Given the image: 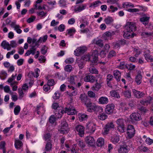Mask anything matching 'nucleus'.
Here are the masks:
<instances>
[{"label": "nucleus", "instance_id": "nucleus-64", "mask_svg": "<svg viewBox=\"0 0 153 153\" xmlns=\"http://www.w3.org/2000/svg\"><path fill=\"white\" fill-rule=\"evenodd\" d=\"M76 144H74L73 146L72 149H71V153H79L78 150L76 149Z\"/></svg>", "mask_w": 153, "mask_h": 153}, {"label": "nucleus", "instance_id": "nucleus-4", "mask_svg": "<svg viewBox=\"0 0 153 153\" xmlns=\"http://www.w3.org/2000/svg\"><path fill=\"white\" fill-rule=\"evenodd\" d=\"M87 50V48L85 46H82L78 47L74 51V55L77 56L83 54Z\"/></svg>", "mask_w": 153, "mask_h": 153}, {"label": "nucleus", "instance_id": "nucleus-54", "mask_svg": "<svg viewBox=\"0 0 153 153\" xmlns=\"http://www.w3.org/2000/svg\"><path fill=\"white\" fill-rule=\"evenodd\" d=\"M17 82H16L10 83V86L12 87V90L13 91H16L17 90L18 87L16 85L17 84Z\"/></svg>", "mask_w": 153, "mask_h": 153}, {"label": "nucleus", "instance_id": "nucleus-55", "mask_svg": "<svg viewBox=\"0 0 153 153\" xmlns=\"http://www.w3.org/2000/svg\"><path fill=\"white\" fill-rule=\"evenodd\" d=\"M7 75V73L5 71L3 70L1 71L0 77L1 79L2 80L6 78Z\"/></svg>", "mask_w": 153, "mask_h": 153}, {"label": "nucleus", "instance_id": "nucleus-1", "mask_svg": "<svg viewBox=\"0 0 153 153\" xmlns=\"http://www.w3.org/2000/svg\"><path fill=\"white\" fill-rule=\"evenodd\" d=\"M80 98L82 102H85V105L87 108V111L89 112L94 111L96 105L94 103L91 102L90 100L87 99L86 97H83L82 94L80 95Z\"/></svg>", "mask_w": 153, "mask_h": 153}, {"label": "nucleus", "instance_id": "nucleus-24", "mask_svg": "<svg viewBox=\"0 0 153 153\" xmlns=\"http://www.w3.org/2000/svg\"><path fill=\"white\" fill-rule=\"evenodd\" d=\"M134 33L130 31H127V30L125 29L124 31L123 37L126 39L133 37L134 36Z\"/></svg>", "mask_w": 153, "mask_h": 153}, {"label": "nucleus", "instance_id": "nucleus-41", "mask_svg": "<svg viewBox=\"0 0 153 153\" xmlns=\"http://www.w3.org/2000/svg\"><path fill=\"white\" fill-rule=\"evenodd\" d=\"M47 14V12H44L43 11H38L37 12V15L40 16L42 19L44 18L46 16Z\"/></svg>", "mask_w": 153, "mask_h": 153}, {"label": "nucleus", "instance_id": "nucleus-49", "mask_svg": "<svg viewBox=\"0 0 153 153\" xmlns=\"http://www.w3.org/2000/svg\"><path fill=\"white\" fill-rule=\"evenodd\" d=\"M107 117L106 114L104 113H100L99 114L98 116V118L100 120H103L105 119H106L107 118Z\"/></svg>", "mask_w": 153, "mask_h": 153}, {"label": "nucleus", "instance_id": "nucleus-23", "mask_svg": "<svg viewBox=\"0 0 153 153\" xmlns=\"http://www.w3.org/2000/svg\"><path fill=\"white\" fill-rule=\"evenodd\" d=\"M22 142L19 140L15 139V147L18 150L20 149L23 146Z\"/></svg>", "mask_w": 153, "mask_h": 153}, {"label": "nucleus", "instance_id": "nucleus-46", "mask_svg": "<svg viewBox=\"0 0 153 153\" xmlns=\"http://www.w3.org/2000/svg\"><path fill=\"white\" fill-rule=\"evenodd\" d=\"M77 64L79 68L82 69L84 67L85 65L84 61H83V59H81L78 61Z\"/></svg>", "mask_w": 153, "mask_h": 153}, {"label": "nucleus", "instance_id": "nucleus-18", "mask_svg": "<svg viewBox=\"0 0 153 153\" xmlns=\"http://www.w3.org/2000/svg\"><path fill=\"white\" fill-rule=\"evenodd\" d=\"M95 80V77L93 75H87L84 78V80L85 82H90L92 83L94 82Z\"/></svg>", "mask_w": 153, "mask_h": 153}, {"label": "nucleus", "instance_id": "nucleus-42", "mask_svg": "<svg viewBox=\"0 0 153 153\" xmlns=\"http://www.w3.org/2000/svg\"><path fill=\"white\" fill-rule=\"evenodd\" d=\"M118 68L121 69L126 68H128V65L126 63L124 62H121L120 63L119 65L118 66Z\"/></svg>", "mask_w": 153, "mask_h": 153}, {"label": "nucleus", "instance_id": "nucleus-38", "mask_svg": "<svg viewBox=\"0 0 153 153\" xmlns=\"http://www.w3.org/2000/svg\"><path fill=\"white\" fill-rule=\"evenodd\" d=\"M110 95L114 97L117 98L120 97V96L119 94L115 90H112L110 91Z\"/></svg>", "mask_w": 153, "mask_h": 153}, {"label": "nucleus", "instance_id": "nucleus-48", "mask_svg": "<svg viewBox=\"0 0 153 153\" xmlns=\"http://www.w3.org/2000/svg\"><path fill=\"white\" fill-rule=\"evenodd\" d=\"M79 120L81 121L86 120L88 118V116L85 114H79Z\"/></svg>", "mask_w": 153, "mask_h": 153}, {"label": "nucleus", "instance_id": "nucleus-28", "mask_svg": "<svg viewBox=\"0 0 153 153\" xmlns=\"http://www.w3.org/2000/svg\"><path fill=\"white\" fill-rule=\"evenodd\" d=\"M92 43L96 44L101 48L103 46V41L101 39L97 40L94 39L92 41Z\"/></svg>", "mask_w": 153, "mask_h": 153}, {"label": "nucleus", "instance_id": "nucleus-34", "mask_svg": "<svg viewBox=\"0 0 153 153\" xmlns=\"http://www.w3.org/2000/svg\"><path fill=\"white\" fill-rule=\"evenodd\" d=\"M97 145L100 147L102 146L104 144V139L102 137H100L97 139Z\"/></svg>", "mask_w": 153, "mask_h": 153}, {"label": "nucleus", "instance_id": "nucleus-33", "mask_svg": "<svg viewBox=\"0 0 153 153\" xmlns=\"http://www.w3.org/2000/svg\"><path fill=\"white\" fill-rule=\"evenodd\" d=\"M114 75L118 81H120V79L121 73L120 71L118 70H115L114 71Z\"/></svg>", "mask_w": 153, "mask_h": 153}, {"label": "nucleus", "instance_id": "nucleus-52", "mask_svg": "<svg viewBox=\"0 0 153 153\" xmlns=\"http://www.w3.org/2000/svg\"><path fill=\"white\" fill-rule=\"evenodd\" d=\"M46 2L50 6H53L56 4L55 0H45Z\"/></svg>", "mask_w": 153, "mask_h": 153}, {"label": "nucleus", "instance_id": "nucleus-37", "mask_svg": "<svg viewBox=\"0 0 153 153\" xmlns=\"http://www.w3.org/2000/svg\"><path fill=\"white\" fill-rule=\"evenodd\" d=\"M123 7L125 8H128L130 7H134V5L132 3L129 2L123 3Z\"/></svg>", "mask_w": 153, "mask_h": 153}, {"label": "nucleus", "instance_id": "nucleus-58", "mask_svg": "<svg viewBox=\"0 0 153 153\" xmlns=\"http://www.w3.org/2000/svg\"><path fill=\"white\" fill-rule=\"evenodd\" d=\"M60 96V94L58 91H57L54 93V95L53 96V99L57 100L59 99Z\"/></svg>", "mask_w": 153, "mask_h": 153}, {"label": "nucleus", "instance_id": "nucleus-62", "mask_svg": "<svg viewBox=\"0 0 153 153\" xmlns=\"http://www.w3.org/2000/svg\"><path fill=\"white\" fill-rule=\"evenodd\" d=\"M116 53L114 51L112 50L111 51L108 55L109 58H110L116 56Z\"/></svg>", "mask_w": 153, "mask_h": 153}, {"label": "nucleus", "instance_id": "nucleus-36", "mask_svg": "<svg viewBox=\"0 0 153 153\" xmlns=\"http://www.w3.org/2000/svg\"><path fill=\"white\" fill-rule=\"evenodd\" d=\"M114 20L111 17L107 16L105 18L104 20V22L107 25H110L113 21Z\"/></svg>", "mask_w": 153, "mask_h": 153}, {"label": "nucleus", "instance_id": "nucleus-60", "mask_svg": "<svg viewBox=\"0 0 153 153\" xmlns=\"http://www.w3.org/2000/svg\"><path fill=\"white\" fill-rule=\"evenodd\" d=\"M65 28V25L63 24L60 25L57 28L56 27L55 28L56 30H58L60 32H62L64 31Z\"/></svg>", "mask_w": 153, "mask_h": 153}, {"label": "nucleus", "instance_id": "nucleus-59", "mask_svg": "<svg viewBox=\"0 0 153 153\" xmlns=\"http://www.w3.org/2000/svg\"><path fill=\"white\" fill-rule=\"evenodd\" d=\"M152 35V33L150 32H143L141 33V35L144 37L150 36Z\"/></svg>", "mask_w": 153, "mask_h": 153}, {"label": "nucleus", "instance_id": "nucleus-45", "mask_svg": "<svg viewBox=\"0 0 153 153\" xmlns=\"http://www.w3.org/2000/svg\"><path fill=\"white\" fill-rule=\"evenodd\" d=\"M138 149L140 152H148L150 151L147 147L143 146H141L138 147Z\"/></svg>", "mask_w": 153, "mask_h": 153}, {"label": "nucleus", "instance_id": "nucleus-57", "mask_svg": "<svg viewBox=\"0 0 153 153\" xmlns=\"http://www.w3.org/2000/svg\"><path fill=\"white\" fill-rule=\"evenodd\" d=\"M52 145L50 142L48 143L45 147V150L47 151H49L51 150Z\"/></svg>", "mask_w": 153, "mask_h": 153}, {"label": "nucleus", "instance_id": "nucleus-43", "mask_svg": "<svg viewBox=\"0 0 153 153\" xmlns=\"http://www.w3.org/2000/svg\"><path fill=\"white\" fill-rule=\"evenodd\" d=\"M123 94L126 97L129 98L131 97V92L129 90H125L123 92Z\"/></svg>", "mask_w": 153, "mask_h": 153}, {"label": "nucleus", "instance_id": "nucleus-13", "mask_svg": "<svg viewBox=\"0 0 153 153\" xmlns=\"http://www.w3.org/2000/svg\"><path fill=\"white\" fill-rule=\"evenodd\" d=\"M76 130L80 137H82L84 134V128L82 126L78 125L76 127Z\"/></svg>", "mask_w": 153, "mask_h": 153}, {"label": "nucleus", "instance_id": "nucleus-32", "mask_svg": "<svg viewBox=\"0 0 153 153\" xmlns=\"http://www.w3.org/2000/svg\"><path fill=\"white\" fill-rule=\"evenodd\" d=\"M40 72V71L38 68H36L35 69L34 72L31 71L30 72L34 77L37 78L39 76V74Z\"/></svg>", "mask_w": 153, "mask_h": 153}, {"label": "nucleus", "instance_id": "nucleus-12", "mask_svg": "<svg viewBox=\"0 0 153 153\" xmlns=\"http://www.w3.org/2000/svg\"><path fill=\"white\" fill-rule=\"evenodd\" d=\"M54 113L56 117L59 119L61 118L63 114L65 113V110H64L62 107H59V109L55 111Z\"/></svg>", "mask_w": 153, "mask_h": 153}, {"label": "nucleus", "instance_id": "nucleus-5", "mask_svg": "<svg viewBox=\"0 0 153 153\" xmlns=\"http://www.w3.org/2000/svg\"><path fill=\"white\" fill-rule=\"evenodd\" d=\"M125 28L126 30H127V31L133 33L136 30V27L135 23L128 22L126 23Z\"/></svg>", "mask_w": 153, "mask_h": 153}, {"label": "nucleus", "instance_id": "nucleus-2", "mask_svg": "<svg viewBox=\"0 0 153 153\" xmlns=\"http://www.w3.org/2000/svg\"><path fill=\"white\" fill-rule=\"evenodd\" d=\"M124 121V120L122 118L119 119L116 121V123L117 125V130L121 133H123L125 131Z\"/></svg>", "mask_w": 153, "mask_h": 153}, {"label": "nucleus", "instance_id": "nucleus-27", "mask_svg": "<svg viewBox=\"0 0 153 153\" xmlns=\"http://www.w3.org/2000/svg\"><path fill=\"white\" fill-rule=\"evenodd\" d=\"M98 80H96V83L92 87V89L94 91H98L101 88V85L100 83L97 82Z\"/></svg>", "mask_w": 153, "mask_h": 153}, {"label": "nucleus", "instance_id": "nucleus-10", "mask_svg": "<svg viewBox=\"0 0 153 153\" xmlns=\"http://www.w3.org/2000/svg\"><path fill=\"white\" fill-rule=\"evenodd\" d=\"M81 80V78L79 76L74 75L70 76L68 81L70 83L75 85Z\"/></svg>", "mask_w": 153, "mask_h": 153}, {"label": "nucleus", "instance_id": "nucleus-3", "mask_svg": "<svg viewBox=\"0 0 153 153\" xmlns=\"http://www.w3.org/2000/svg\"><path fill=\"white\" fill-rule=\"evenodd\" d=\"M114 127V126L112 122H111L107 123L105 126L102 131L103 134L105 135L108 134L109 131L113 129Z\"/></svg>", "mask_w": 153, "mask_h": 153}, {"label": "nucleus", "instance_id": "nucleus-8", "mask_svg": "<svg viewBox=\"0 0 153 153\" xmlns=\"http://www.w3.org/2000/svg\"><path fill=\"white\" fill-rule=\"evenodd\" d=\"M130 118L132 122L138 121L141 119L140 114L138 113L134 112L130 116Z\"/></svg>", "mask_w": 153, "mask_h": 153}, {"label": "nucleus", "instance_id": "nucleus-9", "mask_svg": "<svg viewBox=\"0 0 153 153\" xmlns=\"http://www.w3.org/2000/svg\"><path fill=\"white\" fill-rule=\"evenodd\" d=\"M96 125L93 122L90 121L88 122L86 124V128L89 132L93 133L95 130Z\"/></svg>", "mask_w": 153, "mask_h": 153}, {"label": "nucleus", "instance_id": "nucleus-21", "mask_svg": "<svg viewBox=\"0 0 153 153\" xmlns=\"http://www.w3.org/2000/svg\"><path fill=\"white\" fill-rule=\"evenodd\" d=\"M1 46L4 49H6L8 51L10 50L11 47H10V44L8 42L4 40L3 41L1 44Z\"/></svg>", "mask_w": 153, "mask_h": 153}, {"label": "nucleus", "instance_id": "nucleus-15", "mask_svg": "<svg viewBox=\"0 0 153 153\" xmlns=\"http://www.w3.org/2000/svg\"><path fill=\"white\" fill-rule=\"evenodd\" d=\"M76 111L74 107L71 106L69 108H65V113H67L68 115H73L76 114Z\"/></svg>", "mask_w": 153, "mask_h": 153}, {"label": "nucleus", "instance_id": "nucleus-16", "mask_svg": "<svg viewBox=\"0 0 153 153\" xmlns=\"http://www.w3.org/2000/svg\"><path fill=\"white\" fill-rule=\"evenodd\" d=\"M86 143L90 146H93L95 143V141L93 137L90 136H87L85 139Z\"/></svg>", "mask_w": 153, "mask_h": 153}, {"label": "nucleus", "instance_id": "nucleus-47", "mask_svg": "<svg viewBox=\"0 0 153 153\" xmlns=\"http://www.w3.org/2000/svg\"><path fill=\"white\" fill-rule=\"evenodd\" d=\"M102 108L101 107L97 105L94 111L96 113H98L99 114L102 113Z\"/></svg>", "mask_w": 153, "mask_h": 153}, {"label": "nucleus", "instance_id": "nucleus-11", "mask_svg": "<svg viewBox=\"0 0 153 153\" xmlns=\"http://www.w3.org/2000/svg\"><path fill=\"white\" fill-rule=\"evenodd\" d=\"M87 6L86 4H81L74 6V11L76 13L80 12L85 9Z\"/></svg>", "mask_w": 153, "mask_h": 153}, {"label": "nucleus", "instance_id": "nucleus-51", "mask_svg": "<svg viewBox=\"0 0 153 153\" xmlns=\"http://www.w3.org/2000/svg\"><path fill=\"white\" fill-rule=\"evenodd\" d=\"M134 52L135 53L134 56L136 57H137L141 53L140 49L137 48H134L133 49Z\"/></svg>", "mask_w": 153, "mask_h": 153}, {"label": "nucleus", "instance_id": "nucleus-7", "mask_svg": "<svg viewBox=\"0 0 153 153\" xmlns=\"http://www.w3.org/2000/svg\"><path fill=\"white\" fill-rule=\"evenodd\" d=\"M61 126L59 130V132L61 134L67 133L68 131V125L65 121H63L62 123Z\"/></svg>", "mask_w": 153, "mask_h": 153}, {"label": "nucleus", "instance_id": "nucleus-56", "mask_svg": "<svg viewBox=\"0 0 153 153\" xmlns=\"http://www.w3.org/2000/svg\"><path fill=\"white\" fill-rule=\"evenodd\" d=\"M51 107L52 108L55 110H57V109H59V108L61 107H59V104L57 102H53L52 104Z\"/></svg>", "mask_w": 153, "mask_h": 153}, {"label": "nucleus", "instance_id": "nucleus-44", "mask_svg": "<svg viewBox=\"0 0 153 153\" xmlns=\"http://www.w3.org/2000/svg\"><path fill=\"white\" fill-rule=\"evenodd\" d=\"M48 36L47 35H45L42 37H40L38 40L39 43L42 42H45L47 39Z\"/></svg>", "mask_w": 153, "mask_h": 153}, {"label": "nucleus", "instance_id": "nucleus-29", "mask_svg": "<svg viewBox=\"0 0 153 153\" xmlns=\"http://www.w3.org/2000/svg\"><path fill=\"white\" fill-rule=\"evenodd\" d=\"M149 17L147 16H143L140 19V21L144 25H147L149 22Z\"/></svg>", "mask_w": 153, "mask_h": 153}, {"label": "nucleus", "instance_id": "nucleus-26", "mask_svg": "<svg viewBox=\"0 0 153 153\" xmlns=\"http://www.w3.org/2000/svg\"><path fill=\"white\" fill-rule=\"evenodd\" d=\"M145 52L146 53L144 54V56L145 57L147 61H150L151 62H153V58L150 54H148V53H150V51L148 50L147 51H145Z\"/></svg>", "mask_w": 153, "mask_h": 153}, {"label": "nucleus", "instance_id": "nucleus-6", "mask_svg": "<svg viewBox=\"0 0 153 153\" xmlns=\"http://www.w3.org/2000/svg\"><path fill=\"white\" fill-rule=\"evenodd\" d=\"M127 134L129 138H131L134 137L135 134V130L133 126L128 125L127 127Z\"/></svg>", "mask_w": 153, "mask_h": 153}, {"label": "nucleus", "instance_id": "nucleus-61", "mask_svg": "<svg viewBox=\"0 0 153 153\" xmlns=\"http://www.w3.org/2000/svg\"><path fill=\"white\" fill-rule=\"evenodd\" d=\"M91 58V56H90L89 54H87L84 55L81 59H83V61L85 60L86 61H90Z\"/></svg>", "mask_w": 153, "mask_h": 153}, {"label": "nucleus", "instance_id": "nucleus-30", "mask_svg": "<svg viewBox=\"0 0 153 153\" xmlns=\"http://www.w3.org/2000/svg\"><path fill=\"white\" fill-rule=\"evenodd\" d=\"M77 144L80 147V150L84 152L85 151L84 148L85 146V143L82 140H79L77 142Z\"/></svg>", "mask_w": 153, "mask_h": 153}, {"label": "nucleus", "instance_id": "nucleus-35", "mask_svg": "<svg viewBox=\"0 0 153 153\" xmlns=\"http://www.w3.org/2000/svg\"><path fill=\"white\" fill-rule=\"evenodd\" d=\"M75 31L76 30L75 28L72 27L67 30L66 34H68L70 36H71L74 34Z\"/></svg>", "mask_w": 153, "mask_h": 153}, {"label": "nucleus", "instance_id": "nucleus-40", "mask_svg": "<svg viewBox=\"0 0 153 153\" xmlns=\"http://www.w3.org/2000/svg\"><path fill=\"white\" fill-rule=\"evenodd\" d=\"M95 54L94 56L93 54L91 56V58H93V60L92 61V63H96L97 62V58L98 54L97 51L95 52Z\"/></svg>", "mask_w": 153, "mask_h": 153}, {"label": "nucleus", "instance_id": "nucleus-22", "mask_svg": "<svg viewBox=\"0 0 153 153\" xmlns=\"http://www.w3.org/2000/svg\"><path fill=\"white\" fill-rule=\"evenodd\" d=\"M36 110L38 114L42 115L43 114L45 110L43 105H38L37 106Z\"/></svg>", "mask_w": 153, "mask_h": 153}, {"label": "nucleus", "instance_id": "nucleus-53", "mask_svg": "<svg viewBox=\"0 0 153 153\" xmlns=\"http://www.w3.org/2000/svg\"><path fill=\"white\" fill-rule=\"evenodd\" d=\"M21 110V108L19 105H17L14 108V112L15 115H17L19 114Z\"/></svg>", "mask_w": 153, "mask_h": 153}, {"label": "nucleus", "instance_id": "nucleus-31", "mask_svg": "<svg viewBox=\"0 0 153 153\" xmlns=\"http://www.w3.org/2000/svg\"><path fill=\"white\" fill-rule=\"evenodd\" d=\"M142 76L141 74L138 73L135 78V81L137 85H140L141 82Z\"/></svg>", "mask_w": 153, "mask_h": 153}, {"label": "nucleus", "instance_id": "nucleus-17", "mask_svg": "<svg viewBox=\"0 0 153 153\" xmlns=\"http://www.w3.org/2000/svg\"><path fill=\"white\" fill-rule=\"evenodd\" d=\"M113 35L112 31H108L104 33L102 35V37L105 40H108L112 39V36Z\"/></svg>", "mask_w": 153, "mask_h": 153}, {"label": "nucleus", "instance_id": "nucleus-25", "mask_svg": "<svg viewBox=\"0 0 153 153\" xmlns=\"http://www.w3.org/2000/svg\"><path fill=\"white\" fill-rule=\"evenodd\" d=\"M108 102V99L106 97H100L99 99V103L100 104H106Z\"/></svg>", "mask_w": 153, "mask_h": 153}, {"label": "nucleus", "instance_id": "nucleus-19", "mask_svg": "<svg viewBox=\"0 0 153 153\" xmlns=\"http://www.w3.org/2000/svg\"><path fill=\"white\" fill-rule=\"evenodd\" d=\"M132 92L134 96L138 98L142 97L144 95V94L143 92L137 91L135 89L132 90Z\"/></svg>", "mask_w": 153, "mask_h": 153}, {"label": "nucleus", "instance_id": "nucleus-20", "mask_svg": "<svg viewBox=\"0 0 153 153\" xmlns=\"http://www.w3.org/2000/svg\"><path fill=\"white\" fill-rule=\"evenodd\" d=\"M129 150V148L126 145L121 146L118 150L119 153H127Z\"/></svg>", "mask_w": 153, "mask_h": 153}, {"label": "nucleus", "instance_id": "nucleus-14", "mask_svg": "<svg viewBox=\"0 0 153 153\" xmlns=\"http://www.w3.org/2000/svg\"><path fill=\"white\" fill-rule=\"evenodd\" d=\"M114 108V106L113 104H108L105 109L106 112L108 114H110L113 112Z\"/></svg>", "mask_w": 153, "mask_h": 153}, {"label": "nucleus", "instance_id": "nucleus-50", "mask_svg": "<svg viewBox=\"0 0 153 153\" xmlns=\"http://www.w3.org/2000/svg\"><path fill=\"white\" fill-rule=\"evenodd\" d=\"M102 3L101 1H96L93 3H92L91 6V7H94L99 6V5L102 4Z\"/></svg>", "mask_w": 153, "mask_h": 153}, {"label": "nucleus", "instance_id": "nucleus-39", "mask_svg": "<svg viewBox=\"0 0 153 153\" xmlns=\"http://www.w3.org/2000/svg\"><path fill=\"white\" fill-rule=\"evenodd\" d=\"M151 100V98L150 97L149 99V100L145 99V100H141L140 101V103L142 105H148L149 104H150Z\"/></svg>", "mask_w": 153, "mask_h": 153}, {"label": "nucleus", "instance_id": "nucleus-63", "mask_svg": "<svg viewBox=\"0 0 153 153\" xmlns=\"http://www.w3.org/2000/svg\"><path fill=\"white\" fill-rule=\"evenodd\" d=\"M89 71L91 74H98V71L95 68L93 67H90L89 68Z\"/></svg>", "mask_w": 153, "mask_h": 153}]
</instances>
